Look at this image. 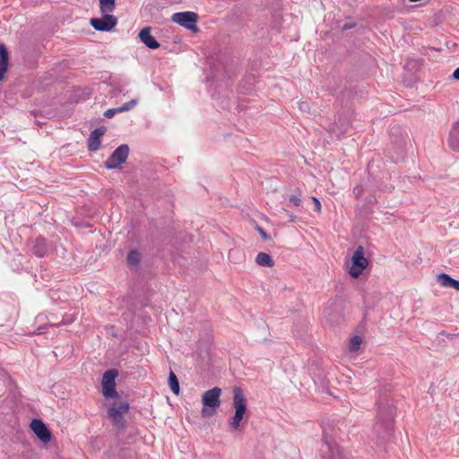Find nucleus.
<instances>
[{
  "mask_svg": "<svg viewBox=\"0 0 459 459\" xmlns=\"http://www.w3.org/2000/svg\"><path fill=\"white\" fill-rule=\"evenodd\" d=\"M312 201L314 203V210L317 212H321V203L318 198L312 197Z\"/></svg>",
  "mask_w": 459,
  "mask_h": 459,
  "instance_id": "obj_29",
  "label": "nucleus"
},
{
  "mask_svg": "<svg viewBox=\"0 0 459 459\" xmlns=\"http://www.w3.org/2000/svg\"><path fill=\"white\" fill-rule=\"evenodd\" d=\"M118 113H121L120 110H119V108H109V109H107L105 112H104V116L107 117V118H111L113 117L116 114H118Z\"/></svg>",
  "mask_w": 459,
  "mask_h": 459,
  "instance_id": "obj_25",
  "label": "nucleus"
},
{
  "mask_svg": "<svg viewBox=\"0 0 459 459\" xmlns=\"http://www.w3.org/2000/svg\"><path fill=\"white\" fill-rule=\"evenodd\" d=\"M255 230L258 231V233L260 234L262 238H264L265 240L269 238L267 233L264 230V229L262 227L256 225Z\"/></svg>",
  "mask_w": 459,
  "mask_h": 459,
  "instance_id": "obj_30",
  "label": "nucleus"
},
{
  "mask_svg": "<svg viewBox=\"0 0 459 459\" xmlns=\"http://www.w3.org/2000/svg\"><path fill=\"white\" fill-rule=\"evenodd\" d=\"M368 262L365 257V252L362 246H359L354 251L351 257V266L349 273L352 278H358L368 266Z\"/></svg>",
  "mask_w": 459,
  "mask_h": 459,
  "instance_id": "obj_3",
  "label": "nucleus"
},
{
  "mask_svg": "<svg viewBox=\"0 0 459 459\" xmlns=\"http://www.w3.org/2000/svg\"><path fill=\"white\" fill-rule=\"evenodd\" d=\"M283 212L286 213V215L288 216L289 218V221L290 222H294L296 221V215H294L292 212L283 209Z\"/></svg>",
  "mask_w": 459,
  "mask_h": 459,
  "instance_id": "obj_31",
  "label": "nucleus"
},
{
  "mask_svg": "<svg viewBox=\"0 0 459 459\" xmlns=\"http://www.w3.org/2000/svg\"><path fill=\"white\" fill-rule=\"evenodd\" d=\"M107 128L105 126H100L94 129L89 138H88V149L91 152H96L100 147V138L106 133Z\"/></svg>",
  "mask_w": 459,
  "mask_h": 459,
  "instance_id": "obj_11",
  "label": "nucleus"
},
{
  "mask_svg": "<svg viewBox=\"0 0 459 459\" xmlns=\"http://www.w3.org/2000/svg\"><path fill=\"white\" fill-rule=\"evenodd\" d=\"M169 385L171 391L175 394H179L180 386H179L178 379L177 376L175 375V373L171 370L169 375Z\"/></svg>",
  "mask_w": 459,
  "mask_h": 459,
  "instance_id": "obj_19",
  "label": "nucleus"
},
{
  "mask_svg": "<svg viewBox=\"0 0 459 459\" xmlns=\"http://www.w3.org/2000/svg\"><path fill=\"white\" fill-rule=\"evenodd\" d=\"M136 104H137L136 100H131L130 101L124 103L122 106H120L118 108H119L120 112L122 113V112H126V111L132 109L134 106H136Z\"/></svg>",
  "mask_w": 459,
  "mask_h": 459,
  "instance_id": "obj_24",
  "label": "nucleus"
},
{
  "mask_svg": "<svg viewBox=\"0 0 459 459\" xmlns=\"http://www.w3.org/2000/svg\"><path fill=\"white\" fill-rule=\"evenodd\" d=\"M102 13H112L116 7V0H99Z\"/></svg>",
  "mask_w": 459,
  "mask_h": 459,
  "instance_id": "obj_20",
  "label": "nucleus"
},
{
  "mask_svg": "<svg viewBox=\"0 0 459 459\" xmlns=\"http://www.w3.org/2000/svg\"><path fill=\"white\" fill-rule=\"evenodd\" d=\"M118 371L115 368L107 370L102 377V394L106 399L118 398L119 394L116 389V378Z\"/></svg>",
  "mask_w": 459,
  "mask_h": 459,
  "instance_id": "obj_2",
  "label": "nucleus"
},
{
  "mask_svg": "<svg viewBox=\"0 0 459 459\" xmlns=\"http://www.w3.org/2000/svg\"><path fill=\"white\" fill-rule=\"evenodd\" d=\"M448 145L454 152H459V121L454 123L450 130Z\"/></svg>",
  "mask_w": 459,
  "mask_h": 459,
  "instance_id": "obj_13",
  "label": "nucleus"
},
{
  "mask_svg": "<svg viewBox=\"0 0 459 459\" xmlns=\"http://www.w3.org/2000/svg\"><path fill=\"white\" fill-rule=\"evenodd\" d=\"M452 77L453 79L459 81V66L454 71Z\"/></svg>",
  "mask_w": 459,
  "mask_h": 459,
  "instance_id": "obj_33",
  "label": "nucleus"
},
{
  "mask_svg": "<svg viewBox=\"0 0 459 459\" xmlns=\"http://www.w3.org/2000/svg\"><path fill=\"white\" fill-rule=\"evenodd\" d=\"M255 262L257 263V264L265 267H272L274 264L273 258L267 253L264 252H260L257 254L255 257Z\"/></svg>",
  "mask_w": 459,
  "mask_h": 459,
  "instance_id": "obj_17",
  "label": "nucleus"
},
{
  "mask_svg": "<svg viewBox=\"0 0 459 459\" xmlns=\"http://www.w3.org/2000/svg\"><path fill=\"white\" fill-rule=\"evenodd\" d=\"M323 441L329 446V448H332V437L326 434L325 430L323 432Z\"/></svg>",
  "mask_w": 459,
  "mask_h": 459,
  "instance_id": "obj_28",
  "label": "nucleus"
},
{
  "mask_svg": "<svg viewBox=\"0 0 459 459\" xmlns=\"http://www.w3.org/2000/svg\"><path fill=\"white\" fill-rule=\"evenodd\" d=\"M395 409L389 404L379 405L374 432L379 442H387L394 431V418Z\"/></svg>",
  "mask_w": 459,
  "mask_h": 459,
  "instance_id": "obj_1",
  "label": "nucleus"
},
{
  "mask_svg": "<svg viewBox=\"0 0 459 459\" xmlns=\"http://www.w3.org/2000/svg\"><path fill=\"white\" fill-rule=\"evenodd\" d=\"M104 13L102 18H91L90 23L96 30L110 31L117 25V20L109 13Z\"/></svg>",
  "mask_w": 459,
  "mask_h": 459,
  "instance_id": "obj_8",
  "label": "nucleus"
},
{
  "mask_svg": "<svg viewBox=\"0 0 459 459\" xmlns=\"http://www.w3.org/2000/svg\"><path fill=\"white\" fill-rule=\"evenodd\" d=\"M307 107H308V105L304 102V103L300 104L299 108H300V109H305V108H307Z\"/></svg>",
  "mask_w": 459,
  "mask_h": 459,
  "instance_id": "obj_35",
  "label": "nucleus"
},
{
  "mask_svg": "<svg viewBox=\"0 0 459 459\" xmlns=\"http://www.w3.org/2000/svg\"><path fill=\"white\" fill-rule=\"evenodd\" d=\"M354 196L359 199L364 193V189L362 187V186L360 185H358L356 186L354 188H353V191H352Z\"/></svg>",
  "mask_w": 459,
  "mask_h": 459,
  "instance_id": "obj_27",
  "label": "nucleus"
},
{
  "mask_svg": "<svg viewBox=\"0 0 459 459\" xmlns=\"http://www.w3.org/2000/svg\"><path fill=\"white\" fill-rule=\"evenodd\" d=\"M30 429L43 443H48L51 440V432L42 420L33 419L30 422Z\"/></svg>",
  "mask_w": 459,
  "mask_h": 459,
  "instance_id": "obj_9",
  "label": "nucleus"
},
{
  "mask_svg": "<svg viewBox=\"0 0 459 459\" xmlns=\"http://www.w3.org/2000/svg\"><path fill=\"white\" fill-rule=\"evenodd\" d=\"M324 313H325V315H328V313H327V308H325V309L324 310Z\"/></svg>",
  "mask_w": 459,
  "mask_h": 459,
  "instance_id": "obj_36",
  "label": "nucleus"
},
{
  "mask_svg": "<svg viewBox=\"0 0 459 459\" xmlns=\"http://www.w3.org/2000/svg\"><path fill=\"white\" fill-rule=\"evenodd\" d=\"M437 282L444 287L453 288L456 290H459V281L452 278L450 275L446 273H439L437 276Z\"/></svg>",
  "mask_w": 459,
  "mask_h": 459,
  "instance_id": "obj_15",
  "label": "nucleus"
},
{
  "mask_svg": "<svg viewBox=\"0 0 459 459\" xmlns=\"http://www.w3.org/2000/svg\"><path fill=\"white\" fill-rule=\"evenodd\" d=\"M233 407L235 411L246 413L247 409V399L241 387L233 388Z\"/></svg>",
  "mask_w": 459,
  "mask_h": 459,
  "instance_id": "obj_10",
  "label": "nucleus"
},
{
  "mask_svg": "<svg viewBox=\"0 0 459 459\" xmlns=\"http://www.w3.org/2000/svg\"><path fill=\"white\" fill-rule=\"evenodd\" d=\"M48 252V247L47 246V240L41 237L36 238L32 247V253L38 257H44L47 255Z\"/></svg>",
  "mask_w": 459,
  "mask_h": 459,
  "instance_id": "obj_14",
  "label": "nucleus"
},
{
  "mask_svg": "<svg viewBox=\"0 0 459 459\" xmlns=\"http://www.w3.org/2000/svg\"><path fill=\"white\" fill-rule=\"evenodd\" d=\"M245 413L241 412H234V415L231 418V420L230 422V425L232 429H238L240 427V423L244 418Z\"/></svg>",
  "mask_w": 459,
  "mask_h": 459,
  "instance_id": "obj_21",
  "label": "nucleus"
},
{
  "mask_svg": "<svg viewBox=\"0 0 459 459\" xmlns=\"http://www.w3.org/2000/svg\"><path fill=\"white\" fill-rule=\"evenodd\" d=\"M221 394V389L220 387H213L210 390H207L204 393L202 403L204 404V408L202 409L203 416L211 415L208 413V410L205 407L212 408V410L218 408L221 404L220 397Z\"/></svg>",
  "mask_w": 459,
  "mask_h": 459,
  "instance_id": "obj_6",
  "label": "nucleus"
},
{
  "mask_svg": "<svg viewBox=\"0 0 459 459\" xmlns=\"http://www.w3.org/2000/svg\"><path fill=\"white\" fill-rule=\"evenodd\" d=\"M300 196H301L300 192L299 193V195H292L290 197V202L292 203L295 206H299L301 204Z\"/></svg>",
  "mask_w": 459,
  "mask_h": 459,
  "instance_id": "obj_26",
  "label": "nucleus"
},
{
  "mask_svg": "<svg viewBox=\"0 0 459 459\" xmlns=\"http://www.w3.org/2000/svg\"><path fill=\"white\" fill-rule=\"evenodd\" d=\"M9 65L8 50L4 43H0V69L7 71Z\"/></svg>",
  "mask_w": 459,
  "mask_h": 459,
  "instance_id": "obj_18",
  "label": "nucleus"
},
{
  "mask_svg": "<svg viewBox=\"0 0 459 459\" xmlns=\"http://www.w3.org/2000/svg\"><path fill=\"white\" fill-rule=\"evenodd\" d=\"M197 18H198V16L195 13L187 11V12H180V13H174L171 16V21L187 30H193L195 32L198 30V28L195 25V23L197 22Z\"/></svg>",
  "mask_w": 459,
  "mask_h": 459,
  "instance_id": "obj_7",
  "label": "nucleus"
},
{
  "mask_svg": "<svg viewBox=\"0 0 459 459\" xmlns=\"http://www.w3.org/2000/svg\"><path fill=\"white\" fill-rule=\"evenodd\" d=\"M142 260L141 253L136 249H132L126 255V263L130 268L137 269Z\"/></svg>",
  "mask_w": 459,
  "mask_h": 459,
  "instance_id": "obj_16",
  "label": "nucleus"
},
{
  "mask_svg": "<svg viewBox=\"0 0 459 459\" xmlns=\"http://www.w3.org/2000/svg\"><path fill=\"white\" fill-rule=\"evenodd\" d=\"M362 342L361 337L355 335L351 339L349 349L351 351H357Z\"/></svg>",
  "mask_w": 459,
  "mask_h": 459,
  "instance_id": "obj_22",
  "label": "nucleus"
},
{
  "mask_svg": "<svg viewBox=\"0 0 459 459\" xmlns=\"http://www.w3.org/2000/svg\"><path fill=\"white\" fill-rule=\"evenodd\" d=\"M440 335L446 336L448 340H450L455 346L459 347V333H448L445 331L440 332Z\"/></svg>",
  "mask_w": 459,
  "mask_h": 459,
  "instance_id": "obj_23",
  "label": "nucleus"
},
{
  "mask_svg": "<svg viewBox=\"0 0 459 459\" xmlns=\"http://www.w3.org/2000/svg\"><path fill=\"white\" fill-rule=\"evenodd\" d=\"M151 27H145L139 32L140 40L150 49H157L160 48V43L151 33Z\"/></svg>",
  "mask_w": 459,
  "mask_h": 459,
  "instance_id": "obj_12",
  "label": "nucleus"
},
{
  "mask_svg": "<svg viewBox=\"0 0 459 459\" xmlns=\"http://www.w3.org/2000/svg\"><path fill=\"white\" fill-rule=\"evenodd\" d=\"M6 72L7 71H5V70L0 69V81L3 80V78H4V76Z\"/></svg>",
  "mask_w": 459,
  "mask_h": 459,
  "instance_id": "obj_34",
  "label": "nucleus"
},
{
  "mask_svg": "<svg viewBox=\"0 0 459 459\" xmlns=\"http://www.w3.org/2000/svg\"><path fill=\"white\" fill-rule=\"evenodd\" d=\"M129 408L130 406L127 402H121L108 410L107 413L108 418L117 429H124L126 427L124 414L129 411Z\"/></svg>",
  "mask_w": 459,
  "mask_h": 459,
  "instance_id": "obj_5",
  "label": "nucleus"
},
{
  "mask_svg": "<svg viewBox=\"0 0 459 459\" xmlns=\"http://www.w3.org/2000/svg\"><path fill=\"white\" fill-rule=\"evenodd\" d=\"M129 155V146L127 144L119 145L104 162V167L108 169H121V165L126 162Z\"/></svg>",
  "mask_w": 459,
  "mask_h": 459,
  "instance_id": "obj_4",
  "label": "nucleus"
},
{
  "mask_svg": "<svg viewBox=\"0 0 459 459\" xmlns=\"http://www.w3.org/2000/svg\"><path fill=\"white\" fill-rule=\"evenodd\" d=\"M355 26L354 23H345L342 27V30H350L351 28H353Z\"/></svg>",
  "mask_w": 459,
  "mask_h": 459,
  "instance_id": "obj_32",
  "label": "nucleus"
}]
</instances>
